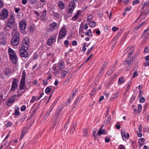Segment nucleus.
Segmentation results:
<instances>
[{"mask_svg": "<svg viewBox=\"0 0 149 149\" xmlns=\"http://www.w3.org/2000/svg\"><path fill=\"white\" fill-rule=\"evenodd\" d=\"M8 53L9 57L14 63H15L17 60V57L14 51L11 48L8 49Z\"/></svg>", "mask_w": 149, "mask_h": 149, "instance_id": "f257e3e1", "label": "nucleus"}, {"mask_svg": "<svg viewBox=\"0 0 149 149\" xmlns=\"http://www.w3.org/2000/svg\"><path fill=\"white\" fill-rule=\"evenodd\" d=\"M19 34L18 32H16L12 38L11 42L12 45L14 46L17 45L19 43Z\"/></svg>", "mask_w": 149, "mask_h": 149, "instance_id": "f03ea898", "label": "nucleus"}, {"mask_svg": "<svg viewBox=\"0 0 149 149\" xmlns=\"http://www.w3.org/2000/svg\"><path fill=\"white\" fill-rule=\"evenodd\" d=\"M14 18L13 15H11L10 16L6 23V26L10 29L13 28L15 24Z\"/></svg>", "mask_w": 149, "mask_h": 149, "instance_id": "7ed1b4c3", "label": "nucleus"}, {"mask_svg": "<svg viewBox=\"0 0 149 149\" xmlns=\"http://www.w3.org/2000/svg\"><path fill=\"white\" fill-rule=\"evenodd\" d=\"M28 49L24 48L23 47H20L19 48V54L20 56L26 58L28 56V52L27 51Z\"/></svg>", "mask_w": 149, "mask_h": 149, "instance_id": "20e7f679", "label": "nucleus"}, {"mask_svg": "<svg viewBox=\"0 0 149 149\" xmlns=\"http://www.w3.org/2000/svg\"><path fill=\"white\" fill-rule=\"evenodd\" d=\"M58 24L57 23L54 22L49 25V28L48 29V32H51L54 31L58 29Z\"/></svg>", "mask_w": 149, "mask_h": 149, "instance_id": "39448f33", "label": "nucleus"}, {"mask_svg": "<svg viewBox=\"0 0 149 149\" xmlns=\"http://www.w3.org/2000/svg\"><path fill=\"white\" fill-rule=\"evenodd\" d=\"M8 12L6 9L3 10L1 13H0V19L4 20L8 16Z\"/></svg>", "mask_w": 149, "mask_h": 149, "instance_id": "423d86ee", "label": "nucleus"}, {"mask_svg": "<svg viewBox=\"0 0 149 149\" xmlns=\"http://www.w3.org/2000/svg\"><path fill=\"white\" fill-rule=\"evenodd\" d=\"M75 5V2L74 1H71L69 3L68 10L67 13L69 14L72 13L74 8V6Z\"/></svg>", "mask_w": 149, "mask_h": 149, "instance_id": "0eeeda50", "label": "nucleus"}, {"mask_svg": "<svg viewBox=\"0 0 149 149\" xmlns=\"http://www.w3.org/2000/svg\"><path fill=\"white\" fill-rule=\"evenodd\" d=\"M61 114V112L58 111L57 110L56 111L53 120L55 123L57 122L59 120V118Z\"/></svg>", "mask_w": 149, "mask_h": 149, "instance_id": "6e6552de", "label": "nucleus"}, {"mask_svg": "<svg viewBox=\"0 0 149 149\" xmlns=\"http://www.w3.org/2000/svg\"><path fill=\"white\" fill-rule=\"evenodd\" d=\"M135 58L132 57L130 59H126L123 63L124 65H133L135 61Z\"/></svg>", "mask_w": 149, "mask_h": 149, "instance_id": "1a4fd4ad", "label": "nucleus"}, {"mask_svg": "<svg viewBox=\"0 0 149 149\" xmlns=\"http://www.w3.org/2000/svg\"><path fill=\"white\" fill-rule=\"evenodd\" d=\"M66 29L65 28L63 27L60 31L58 38L60 39L64 38L66 35Z\"/></svg>", "mask_w": 149, "mask_h": 149, "instance_id": "9d476101", "label": "nucleus"}, {"mask_svg": "<svg viewBox=\"0 0 149 149\" xmlns=\"http://www.w3.org/2000/svg\"><path fill=\"white\" fill-rule=\"evenodd\" d=\"M17 80L16 79H13L12 83V86L10 90L13 92L15 91L17 89L18 85L17 83Z\"/></svg>", "mask_w": 149, "mask_h": 149, "instance_id": "9b49d317", "label": "nucleus"}, {"mask_svg": "<svg viewBox=\"0 0 149 149\" xmlns=\"http://www.w3.org/2000/svg\"><path fill=\"white\" fill-rule=\"evenodd\" d=\"M16 95H13L8 100L6 103L7 105L9 106H10L14 103Z\"/></svg>", "mask_w": 149, "mask_h": 149, "instance_id": "f8f14e48", "label": "nucleus"}, {"mask_svg": "<svg viewBox=\"0 0 149 149\" xmlns=\"http://www.w3.org/2000/svg\"><path fill=\"white\" fill-rule=\"evenodd\" d=\"M56 40V37L55 36H53L50 37L48 39L47 42V45L48 46L52 45L54 42Z\"/></svg>", "mask_w": 149, "mask_h": 149, "instance_id": "ddd939ff", "label": "nucleus"}, {"mask_svg": "<svg viewBox=\"0 0 149 149\" xmlns=\"http://www.w3.org/2000/svg\"><path fill=\"white\" fill-rule=\"evenodd\" d=\"M121 134L124 141H126V139L129 138V134L128 133L126 132L125 131H121Z\"/></svg>", "mask_w": 149, "mask_h": 149, "instance_id": "4468645a", "label": "nucleus"}, {"mask_svg": "<svg viewBox=\"0 0 149 149\" xmlns=\"http://www.w3.org/2000/svg\"><path fill=\"white\" fill-rule=\"evenodd\" d=\"M59 70H62L64 68V62L63 60L61 59L57 64Z\"/></svg>", "mask_w": 149, "mask_h": 149, "instance_id": "2eb2a0df", "label": "nucleus"}, {"mask_svg": "<svg viewBox=\"0 0 149 149\" xmlns=\"http://www.w3.org/2000/svg\"><path fill=\"white\" fill-rule=\"evenodd\" d=\"M81 10H78L76 14L72 17V20L73 21H76L77 19H78L79 16H81Z\"/></svg>", "mask_w": 149, "mask_h": 149, "instance_id": "dca6fc26", "label": "nucleus"}, {"mask_svg": "<svg viewBox=\"0 0 149 149\" xmlns=\"http://www.w3.org/2000/svg\"><path fill=\"white\" fill-rule=\"evenodd\" d=\"M26 25V22L25 20H22L19 22V26L21 29L24 30Z\"/></svg>", "mask_w": 149, "mask_h": 149, "instance_id": "f3484780", "label": "nucleus"}, {"mask_svg": "<svg viewBox=\"0 0 149 149\" xmlns=\"http://www.w3.org/2000/svg\"><path fill=\"white\" fill-rule=\"evenodd\" d=\"M52 72L55 75L58 74L59 73V71L57 68V65L54 64L52 67Z\"/></svg>", "mask_w": 149, "mask_h": 149, "instance_id": "a211bd4d", "label": "nucleus"}, {"mask_svg": "<svg viewBox=\"0 0 149 149\" xmlns=\"http://www.w3.org/2000/svg\"><path fill=\"white\" fill-rule=\"evenodd\" d=\"M40 105V104H39L36 105V104H34L33 107H32L31 109V110L33 109H34L33 110V111L31 114V116H32L38 110V109L39 108V106Z\"/></svg>", "mask_w": 149, "mask_h": 149, "instance_id": "6ab92c4d", "label": "nucleus"}, {"mask_svg": "<svg viewBox=\"0 0 149 149\" xmlns=\"http://www.w3.org/2000/svg\"><path fill=\"white\" fill-rule=\"evenodd\" d=\"M6 37L4 36H1L0 37V44L1 45H6Z\"/></svg>", "mask_w": 149, "mask_h": 149, "instance_id": "aec40b11", "label": "nucleus"}, {"mask_svg": "<svg viewBox=\"0 0 149 149\" xmlns=\"http://www.w3.org/2000/svg\"><path fill=\"white\" fill-rule=\"evenodd\" d=\"M29 46V40H24L22 41V47H23L24 48L28 49Z\"/></svg>", "mask_w": 149, "mask_h": 149, "instance_id": "412c9836", "label": "nucleus"}, {"mask_svg": "<svg viewBox=\"0 0 149 149\" xmlns=\"http://www.w3.org/2000/svg\"><path fill=\"white\" fill-rule=\"evenodd\" d=\"M103 127V126H102L98 130L97 134L98 136H100L102 134H106L107 133V131L105 130H102Z\"/></svg>", "mask_w": 149, "mask_h": 149, "instance_id": "4be33fe9", "label": "nucleus"}, {"mask_svg": "<svg viewBox=\"0 0 149 149\" xmlns=\"http://www.w3.org/2000/svg\"><path fill=\"white\" fill-rule=\"evenodd\" d=\"M146 7L147 8V10L148 11H149V0L145 2L143 5L142 8V9Z\"/></svg>", "mask_w": 149, "mask_h": 149, "instance_id": "5701e85b", "label": "nucleus"}, {"mask_svg": "<svg viewBox=\"0 0 149 149\" xmlns=\"http://www.w3.org/2000/svg\"><path fill=\"white\" fill-rule=\"evenodd\" d=\"M58 7L60 10H62L65 8V5L63 2L62 1H60L58 4Z\"/></svg>", "mask_w": 149, "mask_h": 149, "instance_id": "b1692460", "label": "nucleus"}, {"mask_svg": "<svg viewBox=\"0 0 149 149\" xmlns=\"http://www.w3.org/2000/svg\"><path fill=\"white\" fill-rule=\"evenodd\" d=\"M125 82V80L123 77H121L119 78L118 79V85H120L121 84H123Z\"/></svg>", "mask_w": 149, "mask_h": 149, "instance_id": "393cba45", "label": "nucleus"}, {"mask_svg": "<svg viewBox=\"0 0 149 149\" xmlns=\"http://www.w3.org/2000/svg\"><path fill=\"white\" fill-rule=\"evenodd\" d=\"M146 23L145 21H144L142 23L139 25L137 26V27H136L134 28V30L135 31H137L143 25L146 24Z\"/></svg>", "mask_w": 149, "mask_h": 149, "instance_id": "a878e982", "label": "nucleus"}, {"mask_svg": "<svg viewBox=\"0 0 149 149\" xmlns=\"http://www.w3.org/2000/svg\"><path fill=\"white\" fill-rule=\"evenodd\" d=\"M84 34L87 36H93L92 32L91 29H89L86 32L84 33Z\"/></svg>", "mask_w": 149, "mask_h": 149, "instance_id": "bb28decb", "label": "nucleus"}, {"mask_svg": "<svg viewBox=\"0 0 149 149\" xmlns=\"http://www.w3.org/2000/svg\"><path fill=\"white\" fill-rule=\"evenodd\" d=\"M87 24L91 27L92 28L94 27L96 24V22L95 21H91L90 22H88Z\"/></svg>", "mask_w": 149, "mask_h": 149, "instance_id": "cd10ccee", "label": "nucleus"}, {"mask_svg": "<svg viewBox=\"0 0 149 149\" xmlns=\"http://www.w3.org/2000/svg\"><path fill=\"white\" fill-rule=\"evenodd\" d=\"M67 73L65 70H62L61 73V78H64L66 76Z\"/></svg>", "mask_w": 149, "mask_h": 149, "instance_id": "c85d7f7f", "label": "nucleus"}, {"mask_svg": "<svg viewBox=\"0 0 149 149\" xmlns=\"http://www.w3.org/2000/svg\"><path fill=\"white\" fill-rule=\"evenodd\" d=\"M93 18V16L91 14L89 15L86 21V22L88 23V22L91 21Z\"/></svg>", "mask_w": 149, "mask_h": 149, "instance_id": "c756f323", "label": "nucleus"}, {"mask_svg": "<svg viewBox=\"0 0 149 149\" xmlns=\"http://www.w3.org/2000/svg\"><path fill=\"white\" fill-rule=\"evenodd\" d=\"M132 48H134V47L132 46H129L125 50V53H127L129 52H130L132 51Z\"/></svg>", "mask_w": 149, "mask_h": 149, "instance_id": "7c9ffc66", "label": "nucleus"}, {"mask_svg": "<svg viewBox=\"0 0 149 149\" xmlns=\"http://www.w3.org/2000/svg\"><path fill=\"white\" fill-rule=\"evenodd\" d=\"M135 50L134 48H132V51H131L130 52L128 53V58H130L131 56L133 54Z\"/></svg>", "mask_w": 149, "mask_h": 149, "instance_id": "2f4dec72", "label": "nucleus"}, {"mask_svg": "<svg viewBox=\"0 0 149 149\" xmlns=\"http://www.w3.org/2000/svg\"><path fill=\"white\" fill-rule=\"evenodd\" d=\"M118 93H114L113 95V96L112 97V98H111L110 100H113L114 99H116L118 97Z\"/></svg>", "mask_w": 149, "mask_h": 149, "instance_id": "473e14b6", "label": "nucleus"}, {"mask_svg": "<svg viewBox=\"0 0 149 149\" xmlns=\"http://www.w3.org/2000/svg\"><path fill=\"white\" fill-rule=\"evenodd\" d=\"M26 129H24L22 130V133H21V137H20L22 139L24 137V136L25 135V133H26Z\"/></svg>", "mask_w": 149, "mask_h": 149, "instance_id": "72a5a7b5", "label": "nucleus"}, {"mask_svg": "<svg viewBox=\"0 0 149 149\" xmlns=\"http://www.w3.org/2000/svg\"><path fill=\"white\" fill-rule=\"evenodd\" d=\"M111 117L110 115H109L108 117L107 118V119L106 121V123L107 125L109 124L111 121Z\"/></svg>", "mask_w": 149, "mask_h": 149, "instance_id": "f704fd0d", "label": "nucleus"}, {"mask_svg": "<svg viewBox=\"0 0 149 149\" xmlns=\"http://www.w3.org/2000/svg\"><path fill=\"white\" fill-rule=\"evenodd\" d=\"M13 125V123L12 122L8 121L7 123L5 124V126L6 127H9Z\"/></svg>", "mask_w": 149, "mask_h": 149, "instance_id": "c9c22d12", "label": "nucleus"}, {"mask_svg": "<svg viewBox=\"0 0 149 149\" xmlns=\"http://www.w3.org/2000/svg\"><path fill=\"white\" fill-rule=\"evenodd\" d=\"M19 114V112L18 111V109H16L15 110V112L13 114V115L17 116H18Z\"/></svg>", "mask_w": 149, "mask_h": 149, "instance_id": "e433bc0d", "label": "nucleus"}, {"mask_svg": "<svg viewBox=\"0 0 149 149\" xmlns=\"http://www.w3.org/2000/svg\"><path fill=\"white\" fill-rule=\"evenodd\" d=\"M25 84L20 83L19 87L21 90H23L25 88Z\"/></svg>", "mask_w": 149, "mask_h": 149, "instance_id": "4c0bfd02", "label": "nucleus"}, {"mask_svg": "<svg viewBox=\"0 0 149 149\" xmlns=\"http://www.w3.org/2000/svg\"><path fill=\"white\" fill-rule=\"evenodd\" d=\"M52 111V109L50 110V109H49V110L47 111V113L45 115V117L47 118L49 115Z\"/></svg>", "mask_w": 149, "mask_h": 149, "instance_id": "58836bf2", "label": "nucleus"}, {"mask_svg": "<svg viewBox=\"0 0 149 149\" xmlns=\"http://www.w3.org/2000/svg\"><path fill=\"white\" fill-rule=\"evenodd\" d=\"M52 91V89L49 87H47L45 90V92L46 93L50 92Z\"/></svg>", "mask_w": 149, "mask_h": 149, "instance_id": "ea45409f", "label": "nucleus"}, {"mask_svg": "<svg viewBox=\"0 0 149 149\" xmlns=\"http://www.w3.org/2000/svg\"><path fill=\"white\" fill-rule=\"evenodd\" d=\"M37 0H29V3L33 5L37 1Z\"/></svg>", "mask_w": 149, "mask_h": 149, "instance_id": "a19ab883", "label": "nucleus"}, {"mask_svg": "<svg viewBox=\"0 0 149 149\" xmlns=\"http://www.w3.org/2000/svg\"><path fill=\"white\" fill-rule=\"evenodd\" d=\"M63 107V106L62 105H61L59 106L57 110H58V111L61 112L62 111Z\"/></svg>", "mask_w": 149, "mask_h": 149, "instance_id": "79ce46f5", "label": "nucleus"}, {"mask_svg": "<svg viewBox=\"0 0 149 149\" xmlns=\"http://www.w3.org/2000/svg\"><path fill=\"white\" fill-rule=\"evenodd\" d=\"M107 64V62H105L102 65V69L100 71V72H102L103 69H104V68L106 66V65Z\"/></svg>", "mask_w": 149, "mask_h": 149, "instance_id": "37998d69", "label": "nucleus"}, {"mask_svg": "<svg viewBox=\"0 0 149 149\" xmlns=\"http://www.w3.org/2000/svg\"><path fill=\"white\" fill-rule=\"evenodd\" d=\"M95 45H93L92 47L89 49L87 51L86 53V55H88L89 54L90 52H91V51L93 49V48L94 47Z\"/></svg>", "mask_w": 149, "mask_h": 149, "instance_id": "c03bdc74", "label": "nucleus"}, {"mask_svg": "<svg viewBox=\"0 0 149 149\" xmlns=\"http://www.w3.org/2000/svg\"><path fill=\"white\" fill-rule=\"evenodd\" d=\"M145 98L143 97H141L139 99V101L141 103H143L145 101Z\"/></svg>", "mask_w": 149, "mask_h": 149, "instance_id": "a18cd8bd", "label": "nucleus"}, {"mask_svg": "<svg viewBox=\"0 0 149 149\" xmlns=\"http://www.w3.org/2000/svg\"><path fill=\"white\" fill-rule=\"evenodd\" d=\"M36 99V98L35 96H32V99L30 101V103H33Z\"/></svg>", "mask_w": 149, "mask_h": 149, "instance_id": "49530a36", "label": "nucleus"}, {"mask_svg": "<svg viewBox=\"0 0 149 149\" xmlns=\"http://www.w3.org/2000/svg\"><path fill=\"white\" fill-rule=\"evenodd\" d=\"M26 76V73L24 70L22 72V78L23 79H25Z\"/></svg>", "mask_w": 149, "mask_h": 149, "instance_id": "de8ad7c7", "label": "nucleus"}, {"mask_svg": "<svg viewBox=\"0 0 149 149\" xmlns=\"http://www.w3.org/2000/svg\"><path fill=\"white\" fill-rule=\"evenodd\" d=\"M132 65H127V68H126V71H129L130 69L131 68V67L132 66Z\"/></svg>", "mask_w": 149, "mask_h": 149, "instance_id": "09e8293b", "label": "nucleus"}, {"mask_svg": "<svg viewBox=\"0 0 149 149\" xmlns=\"http://www.w3.org/2000/svg\"><path fill=\"white\" fill-rule=\"evenodd\" d=\"M46 10L43 11L41 13V16L46 17Z\"/></svg>", "mask_w": 149, "mask_h": 149, "instance_id": "8fccbe9b", "label": "nucleus"}, {"mask_svg": "<svg viewBox=\"0 0 149 149\" xmlns=\"http://www.w3.org/2000/svg\"><path fill=\"white\" fill-rule=\"evenodd\" d=\"M138 109L139 111V113H140L142 109V106L140 104H139L138 105Z\"/></svg>", "mask_w": 149, "mask_h": 149, "instance_id": "3c124183", "label": "nucleus"}, {"mask_svg": "<svg viewBox=\"0 0 149 149\" xmlns=\"http://www.w3.org/2000/svg\"><path fill=\"white\" fill-rule=\"evenodd\" d=\"M123 32V30H120V31H119L118 33L117 34V35L116 36V37L117 38H118V37L120 36Z\"/></svg>", "mask_w": 149, "mask_h": 149, "instance_id": "603ef678", "label": "nucleus"}, {"mask_svg": "<svg viewBox=\"0 0 149 149\" xmlns=\"http://www.w3.org/2000/svg\"><path fill=\"white\" fill-rule=\"evenodd\" d=\"M56 103V100L54 101V102L52 104V105L50 107V110L52 109H52L53 108V107H54V106L55 105Z\"/></svg>", "mask_w": 149, "mask_h": 149, "instance_id": "864d4df0", "label": "nucleus"}, {"mask_svg": "<svg viewBox=\"0 0 149 149\" xmlns=\"http://www.w3.org/2000/svg\"><path fill=\"white\" fill-rule=\"evenodd\" d=\"M26 109V107L25 105H23L22 107L21 108V110L22 111H23L25 110Z\"/></svg>", "mask_w": 149, "mask_h": 149, "instance_id": "5fc2aeb1", "label": "nucleus"}, {"mask_svg": "<svg viewBox=\"0 0 149 149\" xmlns=\"http://www.w3.org/2000/svg\"><path fill=\"white\" fill-rule=\"evenodd\" d=\"M25 118V115H24L21 117V118L19 119V120L20 122H23Z\"/></svg>", "mask_w": 149, "mask_h": 149, "instance_id": "6e6d98bb", "label": "nucleus"}, {"mask_svg": "<svg viewBox=\"0 0 149 149\" xmlns=\"http://www.w3.org/2000/svg\"><path fill=\"white\" fill-rule=\"evenodd\" d=\"M11 73L10 71H6L5 72V74L7 76L9 77Z\"/></svg>", "mask_w": 149, "mask_h": 149, "instance_id": "4d7b16f0", "label": "nucleus"}, {"mask_svg": "<svg viewBox=\"0 0 149 149\" xmlns=\"http://www.w3.org/2000/svg\"><path fill=\"white\" fill-rule=\"evenodd\" d=\"M93 54H91L86 60L85 62H87L88 61L92 58Z\"/></svg>", "mask_w": 149, "mask_h": 149, "instance_id": "13d9d810", "label": "nucleus"}, {"mask_svg": "<svg viewBox=\"0 0 149 149\" xmlns=\"http://www.w3.org/2000/svg\"><path fill=\"white\" fill-rule=\"evenodd\" d=\"M149 29V27L148 29L145 30L144 31V33L143 34V35L146 36L148 34V33H147V32L148 31Z\"/></svg>", "mask_w": 149, "mask_h": 149, "instance_id": "bf43d9fd", "label": "nucleus"}, {"mask_svg": "<svg viewBox=\"0 0 149 149\" xmlns=\"http://www.w3.org/2000/svg\"><path fill=\"white\" fill-rule=\"evenodd\" d=\"M110 138L107 137H106L105 141L106 143H108L110 141Z\"/></svg>", "mask_w": 149, "mask_h": 149, "instance_id": "052dcab7", "label": "nucleus"}, {"mask_svg": "<svg viewBox=\"0 0 149 149\" xmlns=\"http://www.w3.org/2000/svg\"><path fill=\"white\" fill-rule=\"evenodd\" d=\"M42 84L43 85H46L47 84V79H44L43 80Z\"/></svg>", "mask_w": 149, "mask_h": 149, "instance_id": "680f3d73", "label": "nucleus"}, {"mask_svg": "<svg viewBox=\"0 0 149 149\" xmlns=\"http://www.w3.org/2000/svg\"><path fill=\"white\" fill-rule=\"evenodd\" d=\"M77 45V42L76 41L74 40L72 42V45L73 46H75Z\"/></svg>", "mask_w": 149, "mask_h": 149, "instance_id": "e2e57ef3", "label": "nucleus"}, {"mask_svg": "<svg viewBox=\"0 0 149 149\" xmlns=\"http://www.w3.org/2000/svg\"><path fill=\"white\" fill-rule=\"evenodd\" d=\"M117 30H118L119 29L116 26H113L112 28V31H117Z\"/></svg>", "mask_w": 149, "mask_h": 149, "instance_id": "0e129e2a", "label": "nucleus"}, {"mask_svg": "<svg viewBox=\"0 0 149 149\" xmlns=\"http://www.w3.org/2000/svg\"><path fill=\"white\" fill-rule=\"evenodd\" d=\"M138 75L137 72L136 71H135L133 74V78H134L136 77Z\"/></svg>", "mask_w": 149, "mask_h": 149, "instance_id": "69168bd1", "label": "nucleus"}, {"mask_svg": "<svg viewBox=\"0 0 149 149\" xmlns=\"http://www.w3.org/2000/svg\"><path fill=\"white\" fill-rule=\"evenodd\" d=\"M64 44L67 47H68L69 45V41L67 40H65L64 42Z\"/></svg>", "mask_w": 149, "mask_h": 149, "instance_id": "338daca9", "label": "nucleus"}, {"mask_svg": "<svg viewBox=\"0 0 149 149\" xmlns=\"http://www.w3.org/2000/svg\"><path fill=\"white\" fill-rule=\"evenodd\" d=\"M144 52L145 53H147L148 52V50L147 46L145 47Z\"/></svg>", "mask_w": 149, "mask_h": 149, "instance_id": "774afa93", "label": "nucleus"}]
</instances>
